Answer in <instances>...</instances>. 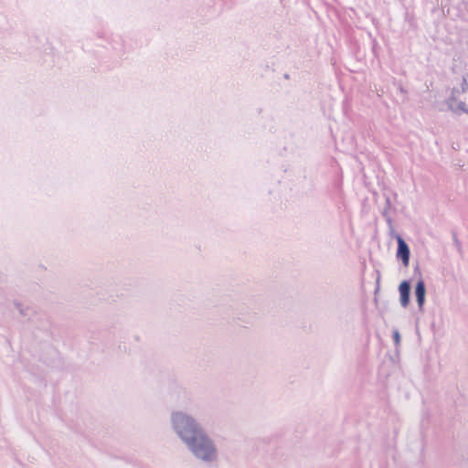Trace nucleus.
<instances>
[{"label":"nucleus","instance_id":"nucleus-1","mask_svg":"<svg viewBox=\"0 0 468 468\" xmlns=\"http://www.w3.org/2000/svg\"><path fill=\"white\" fill-rule=\"evenodd\" d=\"M170 425L197 461L206 464L218 462L219 452L216 441L193 416L182 410H174L170 415Z\"/></svg>","mask_w":468,"mask_h":468},{"label":"nucleus","instance_id":"nucleus-2","mask_svg":"<svg viewBox=\"0 0 468 468\" xmlns=\"http://www.w3.org/2000/svg\"><path fill=\"white\" fill-rule=\"evenodd\" d=\"M396 239L398 241V251L397 257L400 258L405 266L409 264L410 260V249L407 242L401 238L400 235H396Z\"/></svg>","mask_w":468,"mask_h":468},{"label":"nucleus","instance_id":"nucleus-3","mask_svg":"<svg viewBox=\"0 0 468 468\" xmlns=\"http://www.w3.org/2000/svg\"><path fill=\"white\" fill-rule=\"evenodd\" d=\"M400 302L402 306H406L410 300V281L405 280L399 285Z\"/></svg>","mask_w":468,"mask_h":468},{"label":"nucleus","instance_id":"nucleus-4","mask_svg":"<svg viewBox=\"0 0 468 468\" xmlns=\"http://www.w3.org/2000/svg\"><path fill=\"white\" fill-rule=\"evenodd\" d=\"M415 293L418 304L421 307L425 301V286L422 281L417 283Z\"/></svg>","mask_w":468,"mask_h":468},{"label":"nucleus","instance_id":"nucleus-5","mask_svg":"<svg viewBox=\"0 0 468 468\" xmlns=\"http://www.w3.org/2000/svg\"><path fill=\"white\" fill-rule=\"evenodd\" d=\"M393 340L396 346H398L400 342V334L397 329L393 331Z\"/></svg>","mask_w":468,"mask_h":468},{"label":"nucleus","instance_id":"nucleus-6","mask_svg":"<svg viewBox=\"0 0 468 468\" xmlns=\"http://www.w3.org/2000/svg\"><path fill=\"white\" fill-rule=\"evenodd\" d=\"M459 109L463 112H467L466 109L464 108V104L463 103H460L459 105Z\"/></svg>","mask_w":468,"mask_h":468}]
</instances>
